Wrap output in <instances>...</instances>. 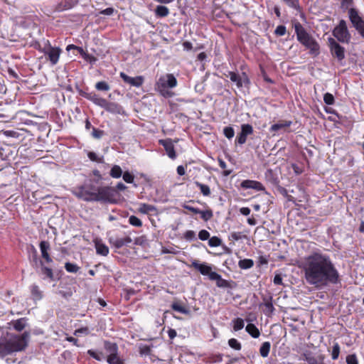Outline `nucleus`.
I'll list each match as a JSON object with an SVG mask.
<instances>
[{
  "mask_svg": "<svg viewBox=\"0 0 364 364\" xmlns=\"http://www.w3.org/2000/svg\"><path fill=\"white\" fill-rule=\"evenodd\" d=\"M104 349L107 355L115 354L119 350L117 344L109 341H104Z\"/></svg>",
  "mask_w": 364,
  "mask_h": 364,
  "instance_id": "393cba45",
  "label": "nucleus"
},
{
  "mask_svg": "<svg viewBox=\"0 0 364 364\" xmlns=\"http://www.w3.org/2000/svg\"><path fill=\"white\" fill-rule=\"evenodd\" d=\"M286 33H287L286 26H284L283 25L278 26L274 31V33L277 36H282L285 35Z\"/></svg>",
  "mask_w": 364,
  "mask_h": 364,
  "instance_id": "bf43d9fd",
  "label": "nucleus"
},
{
  "mask_svg": "<svg viewBox=\"0 0 364 364\" xmlns=\"http://www.w3.org/2000/svg\"><path fill=\"white\" fill-rule=\"evenodd\" d=\"M82 58L85 60H86V61H87V62H89L90 63H95L97 60V58L94 55H90V54L87 53V52L83 55Z\"/></svg>",
  "mask_w": 364,
  "mask_h": 364,
  "instance_id": "69168bd1",
  "label": "nucleus"
},
{
  "mask_svg": "<svg viewBox=\"0 0 364 364\" xmlns=\"http://www.w3.org/2000/svg\"><path fill=\"white\" fill-rule=\"evenodd\" d=\"M288 6L295 9L300 10V5L299 0H282Z\"/></svg>",
  "mask_w": 364,
  "mask_h": 364,
  "instance_id": "de8ad7c7",
  "label": "nucleus"
},
{
  "mask_svg": "<svg viewBox=\"0 0 364 364\" xmlns=\"http://www.w3.org/2000/svg\"><path fill=\"white\" fill-rule=\"evenodd\" d=\"M119 76L125 83H127V84H129L133 87H141L144 82V77L141 75H139L135 77H132L127 75L126 73L121 72L119 73Z\"/></svg>",
  "mask_w": 364,
  "mask_h": 364,
  "instance_id": "4468645a",
  "label": "nucleus"
},
{
  "mask_svg": "<svg viewBox=\"0 0 364 364\" xmlns=\"http://www.w3.org/2000/svg\"><path fill=\"white\" fill-rule=\"evenodd\" d=\"M340 353V346L338 343H334L332 348L331 358L333 360H337Z\"/></svg>",
  "mask_w": 364,
  "mask_h": 364,
  "instance_id": "09e8293b",
  "label": "nucleus"
},
{
  "mask_svg": "<svg viewBox=\"0 0 364 364\" xmlns=\"http://www.w3.org/2000/svg\"><path fill=\"white\" fill-rule=\"evenodd\" d=\"M291 124L292 122L289 120L279 121L278 123L272 124L269 128V131L271 132H275L281 129L289 127Z\"/></svg>",
  "mask_w": 364,
  "mask_h": 364,
  "instance_id": "a878e982",
  "label": "nucleus"
},
{
  "mask_svg": "<svg viewBox=\"0 0 364 364\" xmlns=\"http://www.w3.org/2000/svg\"><path fill=\"white\" fill-rule=\"evenodd\" d=\"M119 197L114 187L102 186L97 188L95 202L116 203Z\"/></svg>",
  "mask_w": 364,
  "mask_h": 364,
  "instance_id": "39448f33",
  "label": "nucleus"
},
{
  "mask_svg": "<svg viewBox=\"0 0 364 364\" xmlns=\"http://www.w3.org/2000/svg\"><path fill=\"white\" fill-rule=\"evenodd\" d=\"M347 364H358L357 356L355 354H351L346 357Z\"/></svg>",
  "mask_w": 364,
  "mask_h": 364,
  "instance_id": "680f3d73",
  "label": "nucleus"
},
{
  "mask_svg": "<svg viewBox=\"0 0 364 364\" xmlns=\"http://www.w3.org/2000/svg\"><path fill=\"white\" fill-rule=\"evenodd\" d=\"M254 132L253 127L250 124H243L241 125V131L235 139V144L242 145L247 141V136L252 135Z\"/></svg>",
  "mask_w": 364,
  "mask_h": 364,
  "instance_id": "9d476101",
  "label": "nucleus"
},
{
  "mask_svg": "<svg viewBox=\"0 0 364 364\" xmlns=\"http://www.w3.org/2000/svg\"><path fill=\"white\" fill-rule=\"evenodd\" d=\"M80 95L86 98L87 100L92 102L95 105L102 107L106 99L99 97L96 93L95 92H82L80 93Z\"/></svg>",
  "mask_w": 364,
  "mask_h": 364,
  "instance_id": "aec40b11",
  "label": "nucleus"
},
{
  "mask_svg": "<svg viewBox=\"0 0 364 364\" xmlns=\"http://www.w3.org/2000/svg\"><path fill=\"white\" fill-rule=\"evenodd\" d=\"M233 329L235 331H240L244 328L245 323L242 318H237L232 321Z\"/></svg>",
  "mask_w": 364,
  "mask_h": 364,
  "instance_id": "79ce46f5",
  "label": "nucleus"
},
{
  "mask_svg": "<svg viewBox=\"0 0 364 364\" xmlns=\"http://www.w3.org/2000/svg\"><path fill=\"white\" fill-rule=\"evenodd\" d=\"M323 101L326 105H332L335 102V99L332 94L326 92L323 95Z\"/></svg>",
  "mask_w": 364,
  "mask_h": 364,
  "instance_id": "3c124183",
  "label": "nucleus"
},
{
  "mask_svg": "<svg viewBox=\"0 0 364 364\" xmlns=\"http://www.w3.org/2000/svg\"><path fill=\"white\" fill-rule=\"evenodd\" d=\"M184 238L187 240H192L196 238V233L193 230H187L184 233Z\"/></svg>",
  "mask_w": 364,
  "mask_h": 364,
  "instance_id": "0e129e2a",
  "label": "nucleus"
},
{
  "mask_svg": "<svg viewBox=\"0 0 364 364\" xmlns=\"http://www.w3.org/2000/svg\"><path fill=\"white\" fill-rule=\"evenodd\" d=\"M155 14L160 18L166 17L169 14V9L165 6H157L155 9Z\"/></svg>",
  "mask_w": 364,
  "mask_h": 364,
  "instance_id": "473e14b6",
  "label": "nucleus"
},
{
  "mask_svg": "<svg viewBox=\"0 0 364 364\" xmlns=\"http://www.w3.org/2000/svg\"><path fill=\"white\" fill-rule=\"evenodd\" d=\"M245 330L254 338H257L260 336L259 329L253 323H248L246 326Z\"/></svg>",
  "mask_w": 364,
  "mask_h": 364,
  "instance_id": "c756f323",
  "label": "nucleus"
},
{
  "mask_svg": "<svg viewBox=\"0 0 364 364\" xmlns=\"http://www.w3.org/2000/svg\"><path fill=\"white\" fill-rule=\"evenodd\" d=\"M95 88L100 91H108L110 89L109 84L105 81H100L95 84Z\"/></svg>",
  "mask_w": 364,
  "mask_h": 364,
  "instance_id": "37998d69",
  "label": "nucleus"
},
{
  "mask_svg": "<svg viewBox=\"0 0 364 364\" xmlns=\"http://www.w3.org/2000/svg\"><path fill=\"white\" fill-rule=\"evenodd\" d=\"M188 267L198 271L203 276H208L210 279L212 274L215 273V272L212 270L210 265H208L205 262L200 263L197 259L193 260Z\"/></svg>",
  "mask_w": 364,
  "mask_h": 364,
  "instance_id": "1a4fd4ad",
  "label": "nucleus"
},
{
  "mask_svg": "<svg viewBox=\"0 0 364 364\" xmlns=\"http://www.w3.org/2000/svg\"><path fill=\"white\" fill-rule=\"evenodd\" d=\"M349 18L353 26L358 31L364 26V21L359 16L356 9L351 8L348 11Z\"/></svg>",
  "mask_w": 364,
  "mask_h": 364,
  "instance_id": "dca6fc26",
  "label": "nucleus"
},
{
  "mask_svg": "<svg viewBox=\"0 0 364 364\" xmlns=\"http://www.w3.org/2000/svg\"><path fill=\"white\" fill-rule=\"evenodd\" d=\"M80 95L86 98L87 100L92 102L95 105L102 107L106 99L99 97L96 93L95 92H82L80 93Z\"/></svg>",
  "mask_w": 364,
  "mask_h": 364,
  "instance_id": "412c9836",
  "label": "nucleus"
},
{
  "mask_svg": "<svg viewBox=\"0 0 364 364\" xmlns=\"http://www.w3.org/2000/svg\"><path fill=\"white\" fill-rule=\"evenodd\" d=\"M151 351V347L147 345H144L139 347V353L141 355H149Z\"/></svg>",
  "mask_w": 364,
  "mask_h": 364,
  "instance_id": "864d4df0",
  "label": "nucleus"
},
{
  "mask_svg": "<svg viewBox=\"0 0 364 364\" xmlns=\"http://www.w3.org/2000/svg\"><path fill=\"white\" fill-rule=\"evenodd\" d=\"M71 192L75 197L84 201L95 202L97 188L93 185L77 186Z\"/></svg>",
  "mask_w": 364,
  "mask_h": 364,
  "instance_id": "423d86ee",
  "label": "nucleus"
},
{
  "mask_svg": "<svg viewBox=\"0 0 364 364\" xmlns=\"http://www.w3.org/2000/svg\"><path fill=\"white\" fill-rule=\"evenodd\" d=\"M294 29L298 41L309 50V54L313 56L318 55L320 46L316 39L306 31L299 22L294 24Z\"/></svg>",
  "mask_w": 364,
  "mask_h": 364,
  "instance_id": "7ed1b4c3",
  "label": "nucleus"
},
{
  "mask_svg": "<svg viewBox=\"0 0 364 364\" xmlns=\"http://www.w3.org/2000/svg\"><path fill=\"white\" fill-rule=\"evenodd\" d=\"M129 223L130 225H132L134 227L140 228L142 226L141 220L135 215H131L129 218Z\"/></svg>",
  "mask_w": 364,
  "mask_h": 364,
  "instance_id": "49530a36",
  "label": "nucleus"
},
{
  "mask_svg": "<svg viewBox=\"0 0 364 364\" xmlns=\"http://www.w3.org/2000/svg\"><path fill=\"white\" fill-rule=\"evenodd\" d=\"M30 332L24 331L21 335L11 334L7 338L0 339V357L15 352L22 351L28 346Z\"/></svg>",
  "mask_w": 364,
  "mask_h": 364,
  "instance_id": "f03ea898",
  "label": "nucleus"
},
{
  "mask_svg": "<svg viewBox=\"0 0 364 364\" xmlns=\"http://www.w3.org/2000/svg\"><path fill=\"white\" fill-rule=\"evenodd\" d=\"M177 80L173 74L168 73L160 76L156 82L154 88L160 95L165 98L172 97L174 93L169 89L176 87Z\"/></svg>",
  "mask_w": 364,
  "mask_h": 364,
  "instance_id": "20e7f679",
  "label": "nucleus"
},
{
  "mask_svg": "<svg viewBox=\"0 0 364 364\" xmlns=\"http://www.w3.org/2000/svg\"><path fill=\"white\" fill-rule=\"evenodd\" d=\"M227 77H230V80L235 82L238 88L242 87L243 83L250 84V80L245 73L239 75L233 71H230Z\"/></svg>",
  "mask_w": 364,
  "mask_h": 364,
  "instance_id": "ddd939ff",
  "label": "nucleus"
},
{
  "mask_svg": "<svg viewBox=\"0 0 364 364\" xmlns=\"http://www.w3.org/2000/svg\"><path fill=\"white\" fill-rule=\"evenodd\" d=\"M106 360L109 364H125L124 360L119 357L118 352L115 354L107 355Z\"/></svg>",
  "mask_w": 364,
  "mask_h": 364,
  "instance_id": "c85d7f7f",
  "label": "nucleus"
},
{
  "mask_svg": "<svg viewBox=\"0 0 364 364\" xmlns=\"http://www.w3.org/2000/svg\"><path fill=\"white\" fill-rule=\"evenodd\" d=\"M1 133L6 137L18 138L19 136V134L13 130L2 131Z\"/></svg>",
  "mask_w": 364,
  "mask_h": 364,
  "instance_id": "052dcab7",
  "label": "nucleus"
},
{
  "mask_svg": "<svg viewBox=\"0 0 364 364\" xmlns=\"http://www.w3.org/2000/svg\"><path fill=\"white\" fill-rule=\"evenodd\" d=\"M87 157L92 161L97 163H102L103 162V156H99L97 154L93 151H89L87 153Z\"/></svg>",
  "mask_w": 364,
  "mask_h": 364,
  "instance_id": "c03bdc74",
  "label": "nucleus"
},
{
  "mask_svg": "<svg viewBox=\"0 0 364 364\" xmlns=\"http://www.w3.org/2000/svg\"><path fill=\"white\" fill-rule=\"evenodd\" d=\"M198 214L200 215V218L205 222L210 220L213 217V210L210 208H208L205 210H199Z\"/></svg>",
  "mask_w": 364,
  "mask_h": 364,
  "instance_id": "c9c22d12",
  "label": "nucleus"
},
{
  "mask_svg": "<svg viewBox=\"0 0 364 364\" xmlns=\"http://www.w3.org/2000/svg\"><path fill=\"white\" fill-rule=\"evenodd\" d=\"M103 134H104L103 130H100L95 127H92V135L94 138L100 139L103 136Z\"/></svg>",
  "mask_w": 364,
  "mask_h": 364,
  "instance_id": "e2e57ef3",
  "label": "nucleus"
},
{
  "mask_svg": "<svg viewBox=\"0 0 364 364\" xmlns=\"http://www.w3.org/2000/svg\"><path fill=\"white\" fill-rule=\"evenodd\" d=\"M304 360L308 364H324L323 363H318L316 358L307 354H304Z\"/></svg>",
  "mask_w": 364,
  "mask_h": 364,
  "instance_id": "4d7b16f0",
  "label": "nucleus"
},
{
  "mask_svg": "<svg viewBox=\"0 0 364 364\" xmlns=\"http://www.w3.org/2000/svg\"><path fill=\"white\" fill-rule=\"evenodd\" d=\"M210 359L213 363H219L223 360V355L221 354H216L211 356Z\"/></svg>",
  "mask_w": 364,
  "mask_h": 364,
  "instance_id": "774afa93",
  "label": "nucleus"
},
{
  "mask_svg": "<svg viewBox=\"0 0 364 364\" xmlns=\"http://www.w3.org/2000/svg\"><path fill=\"white\" fill-rule=\"evenodd\" d=\"M171 309L175 311H178L184 314H188L189 313V311L185 306L181 305L178 302H173L171 304Z\"/></svg>",
  "mask_w": 364,
  "mask_h": 364,
  "instance_id": "58836bf2",
  "label": "nucleus"
},
{
  "mask_svg": "<svg viewBox=\"0 0 364 364\" xmlns=\"http://www.w3.org/2000/svg\"><path fill=\"white\" fill-rule=\"evenodd\" d=\"M31 293L33 299L35 301H39L43 297V291L36 284H33L31 286Z\"/></svg>",
  "mask_w": 364,
  "mask_h": 364,
  "instance_id": "bb28decb",
  "label": "nucleus"
},
{
  "mask_svg": "<svg viewBox=\"0 0 364 364\" xmlns=\"http://www.w3.org/2000/svg\"><path fill=\"white\" fill-rule=\"evenodd\" d=\"M61 52L62 50L60 48L53 47L50 45L46 50H43L46 58L50 61L52 65H55L58 63Z\"/></svg>",
  "mask_w": 364,
  "mask_h": 364,
  "instance_id": "9b49d317",
  "label": "nucleus"
},
{
  "mask_svg": "<svg viewBox=\"0 0 364 364\" xmlns=\"http://www.w3.org/2000/svg\"><path fill=\"white\" fill-rule=\"evenodd\" d=\"M272 301L273 297L271 294L262 296V303L259 304V308L267 316H272L275 310Z\"/></svg>",
  "mask_w": 364,
  "mask_h": 364,
  "instance_id": "f8f14e48",
  "label": "nucleus"
},
{
  "mask_svg": "<svg viewBox=\"0 0 364 364\" xmlns=\"http://www.w3.org/2000/svg\"><path fill=\"white\" fill-rule=\"evenodd\" d=\"M159 144L164 146L170 159H175L176 158L174 145L171 139H160Z\"/></svg>",
  "mask_w": 364,
  "mask_h": 364,
  "instance_id": "2eb2a0df",
  "label": "nucleus"
},
{
  "mask_svg": "<svg viewBox=\"0 0 364 364\" xmlns=\"http://www.w3.org/2000/svg\"><path fill=\"white\" fill-rule=\"evenodd\" d=\"M196 186L199 188L201 193L204 196H209L210 195V189L208 185L200 183L199 181H195Z\"/></svg>",
  "mask_w": 364,
  "mask_h": 364,
  "instance_id": "e433bc0d",
  "label": "nucleus"
},
{
  "mask_svg": "<svg viewBox=\"0 0 364 364\" xmlns=\"http://www.w3.org/2000/svg\"><path fill=\"white\" fill-rule=\"evenodd\" d=\"M222 240L218 237L213 236L208 240V245L212 247H216L221 245Z\"/></svg>",
  "mask_w": 364,
  "mask_h": 364,
  "instance_id": "a18cd8bd",
  "label": "nucleus"
},
{
  "mask_svg": "<svg viewBox=\"0 0 364 364\" xmlns=\"http://www.w3.org/2000/svg\"><path fill=\"white\" fill-rule=\"evenodd\" d=\"M210 233L208 231H207L206 230H201L199 232H198V238L200 240H203V241H205V240H209L210 238Z\"/></svg>",
  "mask_w": 364,
  "mask_h": 364,
  "instance_id": "13d9d810",
  "label": "nucleus"
},
{
  "mask_svg": "<svg viewBox=\"0 0 364 364\" xmlns=\"http://www.w3.org/2000/svg\"><path fill=\"white\" fill-rule=\"evenodd\" d=\"M223 134L228 139H230L235 135L234 129L232 127H225L223 129Z\"/></svg>",
  "mask_w": 364,
  "mask_h": 364,
  "instance_id": "603ef678",
  "label": "nucleus"
},
{
  "mask_svg": "<svg viewBox=\"0 0 364 364\" xmlns=\"http://www.w3.org/2000/svg\"><path fill=\"white\" fill-rule=\"evenodd\" d=\"M238 266L242 269H250L254 266V261L251 259H240Z\"/></svg>",
  "mask_w": 364,
  "mask_h": 364,
  "instance_id": "72a5a7b5",
  "label": "nucleus"
},
{
  "mask_svg": "<svg viewBox=\"0 0 364 364\" xmlns=\"http://www.w3.org/2000/svg\"><path fill=\"white\" fill-rule=\"evenodd\" d=\"M114 11V9L113 8L109 7L104 10L100 11V14H103V15L110 16V15L113 14Z\"/></svg>",
  "mask_w": 364,
  "mask_h": 364,
  "instance_id": "338daca9",
  "label": "nucleus"
},
{
  "mask_svg": "<svg viewBox=\"0 0 364 364\" xmlns=\"http://www.w3.org/2000/svg\"><path fill=\"white\" fill-rule=\"evenodd\" d=\"M65 269L68 272L76 273L79 271L80 267L74 263L66 262L65 264Z\"/></svg>",
  "mask_w": 364,
  "mask_h": 364,
  "instance_id": "ea45409f",
  "label": "nucleus"
},
{
  "mask_svg": "<svg viewBox=\"0 0 364 364\" xmlns=\"http://www.w3.org/2000/svg\"><path fill=\"white\" fill-rule=\"evenodd\" d=\"M58 294L63 297L64 299H69L73 295V291L70 289H68L67 290H59Z\"/></svg>",
  "mask_w": 364,
  "mask_h": 364,
  "instance_id": "6e6d98bb",
  "label": "nucleus"
},
{
  "mask_svg": "<svg viewBox=\"0 0 364 364\" xmlns=\"http://www.w3.org/2000/svg\"><path fill=\"white\" fill-rule=\"evenodd\" d=\"M139 211L143 214H149L156 211V208L151 204L141 203L139 208Z\"/></svg>",
  "mask_w": 364,
  "mask_h": 364,
  "instance_id": "2f4dec72",
  "label": "nucleus"
},
{
  "mask_svg": "<svg viewBox=\"0 0 364 364\" xmlns=\"http://www.w3.org/2000/svg\"><path fill=\"white\" fill-rule=\"evenodd\" d=\"M39 247L41 250L42 258L45 259L46 262H53V259L51 258L48 252L49 250H50V245L49 242L46 240L41 241L39 244Z\"/></svg>",
  "mask_w": 364,
  "mask_h": 364,
  "instance_id": "4be33fe9",
  "label": "nucleus"
},
{
  "mask_svg": "<svg viewBox=\"0 0 364 364\" xmlns=\"http://www.w3.org/2000/svg\"><path fill=\"white\" fill-rule=\"evenodd\" d=\"M132 242V238L129 236L124 237H118L116 236H112L109 238V242L115 248L119 249L123 246L128 245Z\"/></svg>",
  "mask_w": 364,
  "mask_h": 364,
  "instance_id": "a211bd4d",
  "label": "nucleus"
},
{
  "mask_svg": "<svg viewBox=\"0 0 364 364\" xmlns=\"http://www.w3.org/2000/svg\"><path fill=\"white\" fill-rule=\"evenodd\" d=\"M26 318H21L11 321V323L16 331H21L26 327Z\"/></svg>",
  "mask_w": 364,
  "mask_h": 364,
  "instance_id": "cd10ccee",
  "label": "nucleus"
},
{
  "mask_svg": "<svg viewBox=\"0 0 364 364\" xmlns=\"http://www.w3.org/2000/svg\"><path fill=\"white\" fill-rule=\"evenodd\" d=\"M270 348L271 344L269 342H264L259 348V353L261 356L263 358H267L269 353Z\"/></svg>",
  "mask_w": 364,
  "mask_h": 364,
  "instance_id": "f704fd0d",
  "label": "nucleus"
},
{
  "mask_svg": "<svg viewBox=\"0 0 364 364\" xmlns=\"http://www.w3.org/2000/svg\"><path fill=\"white\" fill-rule=\"evenodd\" d=\"M41 273L50 280H54V274L53 269L44 265L43 262L41 261Z\"/></svg>",
  "mask_w": 364,
  "mask_h": 364,
  "instance_id": "7c9ffc66",
  "label": "nucleus"
},
{
  "mask_svg": "<svg viewBox=\"0 0 364 364\" xmlns=\"http://www.w3.org/2000/svg\"><path fill=\"white\" fill-rule=\"evenodd\" d=\"M107 112L114 114H124L123 107L118 103L114 102H109L105 100L102 107Z\"/></svg>",
  "mask_w": 364,
  "mask_h": 364,
  "instance_id": "6ab92c4d",
  "label": "nucleus"
},
{
  "mask_svg": "<svg viewBox=\"0 0 364 364\" xmlns=\"http://www.w3.org/2000/svg\"><path fill=\"white\" fill-rule=\"evenodd\" d=\"M122 177L124 181L128 183H132L134 182V176L129 171H125L123 173Z\"/></svg>",
  "mask_w": 364,
  "mask_h": 364,
  "instance_id": "5fc2aeb1",
  "label": "nucleus"
},
{
  "mask_svg": "<svg viewBox=\"0 0 364 364\" xmlns=\"http://www.w3.org/2000/svg\"><path fill=\"white\" fill-rule=\"evenodd\" d=\"M210 280L215 281L218 287L228 288L230 283L228 280L223 279L221 275L215 272L210 277Z\"/></svg>",
  "mask_w": 364,
  "mask_h": 364,
  "instance_id": "b1692460",
  "label": "nucleus"
},
{
  "mask_svg": "<svg viewBox=\"0 0 364 364\" xmlns=\"http://www.w3.org/2000/svg\"><path fill=\"white\" fill-rule=\"evenodd\" d=\"M87 354L98 361H101L105 358L104 354L102 352H96L92 349L87 350Z\"/></svg>",
  "mask_w": 364,
  "mask_h": 364,
  "instance_id": "a19ab883",
  "label": "nucleus"
},
{
  "mask_svg": "<svg viewBox=\"0 0 364 364\" xmlns=\"http://www.w3.org/2000/svg\"><path fill=\"white\" fill-rule=\"evenodd\" d=\"M300 268L307 284L317 289L340 282V274L331 257L316 251L306 256Z\"/></svg>",
  "mask_w": 364,
  "mask_h": 364,
  "instance_id": "f257e3e1",
  "label": "nucleus"
},
{
  "mask_svg": "<svg viewBox=\"0 0 364 364\" xmlns=\"http://www.w3.org/2000/svg\"><path fill=\"white\" fill-rule=\"evenodd\" d=\"M240 187L243 189H253L257 191H264L265 187L263 184L257 181L244 180L240 183Z\"/></svg>",
  "mask_w": 364,
  "mask_h": 364,
  "instance_id": "f3484780",
  "label": "nucleus"
},
{
  "mask_svg": "<svg viewBox=\"0 0 364 364\" xmlns=\"http://www.w3.org/2000/svg\"><path fill=\"white\" fill-rule=\"evenodd\" d=\"M229 346L237 350H240L242 348L241 343L236 338H230L228 341Z\"/></svg>",
  "mask_w": 364,
  "mask_h": 364,
  "instance_id": "8fccbe9b",
  "label": "nucleus"
},
{
  "mask_svg": "<svg viewBox=\"0 0 364 364\" xmlns=\"http://www.w3.org/2000/svg\"><path fill=\"white\" fill-rule=\"evenodd\" d=\"M95 247L97 255L107 256L109 254V247L100 240H95Z\"/></svg>",
  "mask_w": 364,
  "mask_h": 364,
  "instance_id": "5701e85b",
  "label": "nucleus"
},
{
  "mask_svg": "<svg viewBox=\"0 0 364 364\" xmlns=\"http://www.w3.org/2000/svg\"><path fill=\"white\" fill-rule=\"evenodd\" d=\"M328 43L331 55L339 61L343 60L345 58V48L333 38H328Z\"/></svg>",
  "mask_w": 364,
  "mask_h": 364,
  "instance_id": "6e6552de",
  "label": "nucleus"
},
{
  "mask_svg": "<svg viewBox=\"0 0 364 364\" xmlns=\"http://www.w3.org/2000/svg\"><path fill=\"white\" fill-rule=\"evenodd\" d=\"M109 175L114 178H119L122 175V170L118 165H114L110 170Z\"/></svg>",
  "mask_w": 364,
  "mask_h": 364,
  "instance_id": "4c0bfd02",
  "label": "nucleus"
},
{
  "mask_svg": "<svg viewBox=\"0 0 364 364\" xmlns=\"http://www.w3.org/2000/svg\"><path fill=\"white\" fill-rule=\"evenodd\" d=\"M333 35L341 43H348L350 41V34L348 32L346 21L342 19L339 21L338 25L333 31Z\"/></svg>",
  "mask_w": 364,
  "mask_h": 364,
  "instance_id": "0eeeda50",
  "label": "nucleus"
}]
</instances>
